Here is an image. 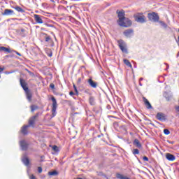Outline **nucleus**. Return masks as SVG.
Returning a JSON list of instances; mask_svg holds the SVG:
<instances>
[{
	"mask_svg": "<svg viewBox=\"0 0 179 179\" xmlns=\"http://www.w3.org/2000/svg\"><path fill=\"white\" fill-rule=\"evenodd\" d=\"M116 13L119 18L117 20L119 26H121V27H130L132 25V22L125 17V11L124 10H121L120 11L117 10Z\"/></svg>",
	"mask_w": 179,
	"mask_h": 179,
	"instance_id": "1",
	"label": "nucleus"
},
{
	"mask_svg": "<svg viewBox=\"0 0 179 179\" xmlns=\"http://www.w3.org/2000/svg\"><path fill=\"white\" fill-rule=\"evenodd\" d=\"M135 22L137 23H146V16L143 13H137L134 15Z\"/></svg>",
	"mask_w": 179,
	"mask_h": 179,
	"instance_id": "2",
	"label": "nucleus"
},
{
	"mask_svg": "<svg viewBox=\"0 0 179 179\" xmlns=\"http://www.w3.org/2000/svg\"><path fill=\"white\" fill-rule=\"evenodd\" d=\"M117 44H118L119 48L121 50L122 52H124V54H128V48L127 45V43H125L124 40L120 39L117 41Z\"/></svg>",
	"mask_w": 179,
	"mask_h": 179,
	"instance_id": "3",
	"label": "nucleus"
},
{
	"mask_svg": "<svg viewBox=\"0 0 179 179\" xmlns=\"http://www.w3.org/2000/svg\"><path fill=\"white\" fill-rule=\"evenodd\" d=\"M148 17L150 22H154L155 23L159 22V20L160 19V17H159V14H157V13H155V12L149 13L148 14Z\"/></svg>",
	"mask_w": 179,
	"mask_h": 179,
	"instance_id": "4",
	"label": "nucleus"
},
{
	"mask_svg": "<svg viewBox=\"0 0 179 179\" xmlns=\"http://www.w3.org/2000/svg\"><path fill=\"white\" fill-rule=\"evenodd\" d=\"M51 100L52 101L51 118H54V117L57 115V108L58 107V104L57 103V99H55V97L52 96Z\"/></svg>",
	"mask_w": 179,
	"mask_h": 179,
	"instance_id": "5",
	"label": "nucleus"
},
{
	"mask_svg": "<svg viewBox=\"0 0 179 179\" xmlns=\"http://www.w3.org/2000/svg\"><path fill=\"white\" fill-rule=\"evenodd\" d=\"M38 115H40V113H36L35 115L31 117L28 121V125L29 127H32V128H34V124H36V121H37V118H38Z\"/></svg>",
	"mask_w": 179,
	"mask_h": 179,
	"instance_id": "6",
	"label": "nucleus"
},
{
	"mask_svg": "<svg viewBox=\"0 0 179 179\" xmlns=\"http://www.w3.org/2000/svg\"><path fill=\"white\" fill-rule=\"evenodd\" d=\"M20 145L22 150L26 151L29 149V143L25 140H22L20 141Z\"/></svg>",
	"mask_w": 179,
	"mask_h": 179,
	"instance_id": "7",
	"label": "nucleus"
},
{
	"mask_svg": "<svg viewBox=\"0 0 179 179\" xmlns=\"http://www.w3.org/2000/svg\"><path fill=\"white\" fill-rule=\"evenodd\" d=\"M34 19L35 22H36L39 24H42V23H44V22L43 21V19H44V16L35 14L34 15Z\"/></svg>",
	"mask_w": 179,
	"mask_h": 179,
	"instance_id": "8",
	"label": "nucleus"
},
{
	"mask_svg": "<svg viewBox=\"0 0 179 179\" xmlns=\"http://www.w3.org/2000/svg\"><path fill=\"white\" fill-rule=\"evenodd\" d=\"M20 83L21 85V87H22L24 92H27L29 90V87H27V83L23 78H20Z\"/></svg>",
	"mask_w": 179,
	"mask_h": 179,
	"instance_id": "9",
	"label": "nucleus"
},
{
	"mask_svg": "<svg viewBox=\"0 0 179 179\" xmlns=\"http://www.w3.org/2000/svg\"><path fill=\"white\" fill-rule=\"evenodd\" d=\"M123 34H124V36H125V37L130 38V37H132V36H134V29H126L123 32Z\"/></svg>",
	"mask_w": 179,
	"mask_h": 179,
	"instance_id": "10",
	"label": "nucleus"
},
{
	"mask_svg": "<svg viewBox=\"0 0 179 179\" xmlns=\"http://www.w3.org/2000/svg\"><path fill=\"white\" fill-rule=\"evenodd\" d=\"M156 118L159 121H166V120H167V117L163 113H157Z\"/></svg>",
	"mask_w": 179,
	"mask_h": 179,
	"instance_id": "11",
	"label": "nucleus"
},
{
	"mask_svg": "<svg viewBox=\"0 0 179 179\" xmlns=\"http://www.w3.org/2000/svg\"><path fill=\"white\" fill-rule=\"evenodd\" d=\"M16 33L21 37H26V36H27V31L23 28L17 29Z\"/></svg>",
	"mask_w": 179,
	"mask_h": 179,
	"instance_id": "12",
	"label": "nucleus"
},
{
	"mask_svg": "<svg viewBox=\"0 0 179 179\" xmlns=\"http://www.w3.org/2000/svg\"><path fill=\"white\" fill-rule=\"evenodd\" d=\"M143 101L146 108H148V110H150V109L153 108V106H152V104H150V102H149V100H148V99H146V97H145V96L143 97Z\"/></svg>",
	"mask_w": 179,
	"mask_h": 179,
	"instance_id": "13",
	"label": "nucleus"
},
{
	"mask_svg": "<svg viewBox=\"0 0 179 179\" xmlns=\"http://www.w3.org/2000/svg\"><path fill=\"white\" fill-rule=\"evenodd\" d=\"M30 128V126L29 124L24 125L21 127L20 132L22 134V135H27L29 134V131L27 129Z\"/></svg>",
	"mask_w": 179,
	"mask_h": 179,
	"instance_id": "14",
	"label": "nucleus"
},
{
	"mask_svg": "<svg viewBox=\"0 0 179 179\" xmlns=\"http://www.w3.org/2000/svg\"><path fill=\"white\" fill-rule=\"evenodd\" d=\"M87 83L90 85L91 87H93V89H96V87H97V82L93 80L92 78H90L87 80Z\"/></svg>",
	"mask_w": 179,
	"mask_h": 179,
	"instance_id": "15",
	"label": "nucleus"
},
{
	"mask_svg": "<svg viewBox=\"0 0 179 179\" xmlns=\"http://www.w3.org/2000/svg\"><path fill=\"white\" fill-rule=\"evenodd\" d=\"M12 15H15V11L10 9H5L3 13V16H11Z\"/></svg>",
	"mask_w": 179,
	"mask_h": 179,
	"instance_id": "16",
	"label": "nucleus"
},
{
	"mask_svg": "<svg viewBox=\"0 0 179 179\" xmlns=\"http://www.w3.org/2000/svg\"><path fill=\"white\" fill-rule=\"evenodd\" d=\"M166 159H167V160H169V162H174V160H176V156H174V155L173 154L166 153Z\"/></svg>",
	"mask_w": 179,
	"mask_h": 179,
	"instance_id": "17",
	"label": "nucleus"
},
{
	"mask_svg": "<svg viewBox=\"0 0 179 179\" xmlns=\"http://www.w3.org/2000/svg\"><path fill=\"white\" fill-rule=\"evenodd\" d=\"M42 36L44 37L45 41H46V43H52V39L51 38V36H50L47 34L42 33Z\"/></svg>",
	"mask_w": 179,
	"mask_h": 179,
	"instance_id": "18",
	"label": "nucleus"
},
{
	"mask_svg": "<svg viewBox=\"0 0 179 179\" xmlns=\"http://www.w3.org/2000/svg\"><path fill=\"white\" fill-rule=\"evenodd\" d=\"M163 96L164 98H166V101H171V99H173V95L168 92H164Z\"/></svg>",
	"mask_w": 179,
	"mask_h": 179,
	"instance_id": "19",
	"label": "nucleus"
},
{
	"mask_svg": "<svg viewBox=\"0 0 179 179\" xmlns=\"http://www.w3.org/2000/svg\"><path fill=\"white\" fill-rule=\"evenodd\" d=\"M22 163L25 165V166H29V164H30V159H28L27 156L24 155L22 159Z\"/></svg>",
	"mask_w": 179,
	"mask_h": 179,
	"instance_id": "20",
	"label": "nucleus"
},
{
	"mask_svg": "<svg viewBox=\"0 0 179 179\" xmlns=\"http://www.w3.org/2000/svg\"><path fill=\"white\" fill-rule=\"evenodd\" d=\"M133 145H134V146H136V148H138V149H141L142 148V144L137 138L134 141Z\"/></svg>",
	"mask_w": 179,
	"mask_h": 179,
	"instance_id": "21",
	"label": "nucleus"
},
{
	"mask_svg": "<svg viewBox=\"0 0 179 179\" xmlns=\"http://www.w3.org/2000/svg\"><path fill=\"white\" fill-rule=\"evenodd\" d=\"M25 93L27 94V100H29V101H31V97H33V94H31V92H30V90L25 91Z\"/></svg>",
	"mask_w": 179,
	"mask_h": 179,
	"instance_id": "22",
	"label": "nucleus"
},
{
	"mask_svg": "<svg viewBox=\"0 0 179 179\" xmlns=\"http://www.w3.org/2000/svg\"><path fill=\"white\" fill-rule=\"evenodd\" d=\"M0 51H3L4 52H8V54H10V52H12L10 49H9L5 46H0Z\"/></svg>",
	"mask_w": 179,
	"mask_h": 179,
	"instance_id": "23",
	"label": "nucleus"
},
{
	"mask_svg": "<svg viewBox=\"0 0 179 179\" xmlns=\"http://www.w3.org/2000/svg\"><path fill=\"white\" fill-rule=\"evenodd\" d=\"M89 102L91 106H94L96 104V99H94V96H90L89 98Z\"/></svg>",
	"mask_w": 179,
	"mask_h": 179,
	"instance_id": "24",
	"label": "nucleus"
},
{
	"mask_svg": "<svg viewBox=\"0 0 179 179\" xmlns=\"http://www.w3.org/2000/svg\"><path fill=\"white\" fill-rule=\"evenodd\" d=\"M13 8H14V9H15V10H17V12H20L21 13H24V10H23V8H22L20 6H16Z\"/></svg>",
	"mask_w": 179,
	"mask_h": 179,
	"instance_id": "25",
	"label": "nucleus"
},
{
	"mask_svg": "<svg viewBox=\"0 0 179 179\" xmlns=\"http://www.w3.org/2000/svg\"><path fill=\"white\" fill-rule=\"evenodd\" d=\"M124 63L125 64V65H127V66H129V68H132V64H131L129 60H128L127 59H124Z\"/></svg>",
	"mask_w": 179,
	"mask_h": 179,
	"instance_id": "26",
	"label": "nucleus"
},
{
	"mask_svg": "<svg viewBox=\"0 0 179 179\" xmlns=\"http://www.w3.org/2000/svg\"><path fill=\"white\" fill-rule=\"evenodd\" d=\"M30 108H31V113H34V111H36V110H38V106H37L36 105H31Z\"/></svg>",
	"mask_w": 179,
	"mask_h": 179,
	"instance_id": "27",
	"label": "nucleus"
},
{
	"mask_svg": "<svg viewBox=\"0 0 179 179\" xmlns=\"http://www.w3.org/2000/svg\"><path fill=\"white\" fill-rule=\"evenodd\" d=\"M158 22L162 26V27H163L164 29H167V24H166V22L163 21H158Z\"/></svg>",
	"mask_w": 179,
	"mask_h": 179,
	"instance_id": "28",
	"label": "nucleus"
},
{
	"mask_svg": "<svg viewBox=\"0 0 179 179\" xmlns=\"http://www.w3.org/2000/svg\"><path fill=\"white\" fill-rule=\"evenodd\" d=\"M46 54L48 57H52V50L51 49H46Z\"/></svg>",
	"mask_w": 179,
	"mask_h": 179,
	"instance_id": "29",
	"label": "nucleus"
},
{
	"mask_svg": "<svg viewBox=\"0 0 179 179\" xmlns=\"http://www.w3.org/2000/svg\"><path fill=\"white\" fill-rule=\"evenodd\" d=\"M48 176H58V171H49Z\"/></svg>",
	"mask_w": 179,
	"mask_h": 179,
	"instance_id": "30",
	"label": "nucleus"
},
{
	"mask_svg": "<svg viewBox=\"0 0 179 179\" xmlns=\"http://www.w3.org/2000/svg\"><path fill=\"white\" fill-rule=\"evenodd\" d=\"M133 155H139V150L138 148H135L133 150Z\"/></svg>",
	"mask_w": 179,
	"mask_h": 179,
	"instance_id": "31",
	"label": "nucleus"
},
{
	"mask_svg": "<svg viewBox=\"0 0 179 179\" xmlns=\"http://www.w3.org/2000/svg\"><path fill=\"white\" fill-rule=\"evenodd\" d=\"M164 134L165 135H170V130H169L168 129H164Z\"/></svg>",
	"mask_w": 179,
	"mask_h": 179,
	"instance_id": "32",
	"label": "nucleus"
},
{
	"mask_svg": "<svg viewBox=\"0 0 179 179\" xmlns=\"http://www.w3.org/2000/svg\"><path fill=\"white\" fill-rule=\"evenodd\" d=\"M52 150H54V152H58V146H57V145H53L52 147Z\"/></svg>",
	"mask_w": 179,
	"mask_h": 179,
	"instance_id": "33",
	"label": "nucleus"
},
{
	"mask_svg": "<svg viewBox=\"0 0 179 179\" xmlns=\"http://www.w3.org/2000/svg\"><path fill=\"white\" fill-rule=\"evenodd\" d=\"M174 108L176 114H179V106H175Z\"/></svg>",
	"mask_w": 179,
	"mask_h": 179,
	"instance_id": "34",
	"label": "nucleus"
},
{
	"mask_svg": "<svg viewBox=\"0 0 179 179\" xmlns=\"http://www.w3.org/2000/svg\"><path fill=\"white\" fill-rule=\"evenodd\" d=\"M27 71L29 75H30V76H32V78L34 77V73H33L29 70H27Z\"/></svg>",
	"mask_w": 179,
	"mask_h": 179,
	"instance_id": "35",
	"label": "nucleus"
},
{
	"mask_svg": "<svg viewBox=\"0 0 179 179\" xmlns=\"http://www.w3.org/2000/svg\"><path fill=\"white\" fill-rule=\"evenodd\" d=\"M38 172L39 173H43V168H41V166H38Z\"/></svg>",
	"mask_w": 179,
	"mask_h": 179,
	"instance_id": "36",
	"label": "nucleus"
},
{
	"mask_svg": "<svg viewBox=\"0 0 179 179\" xmlns=\"http://www.w3.org/2000/svg\"><path fill=\"white\" fill-rule=\"evenodd\" d=\"M143 160L144 162H149V158H148V157H146V156H144V157H143Z\"/></svg>",
	"mask_w": 179,
	"mask_h": 179,
	"instance_id": "37",
	"label": "nucleus"
},
{
	"mask_svg": "<svg viewBox=\"0 0 179 179\" xmlns=\"http://www.w3.org/2000/svg\"><path fill=\"white\" fill-rule=\"evenodd\" d=\"M50 87L52 88V90L55 89V85L54 83H50Z\"/></svg>",
	"mask_w": 179,
	"mask_h": 179,
	"instance_id": "38",
	"label": "nucleus"
},
{
	"mask_svg": "<svg viewBox=\"0 0 179 179\" xmlns=\"http://www.w3.org/2000/svg\"><path fill=\"white\" fill-rule=\"evenodd\" d=\"M73 87L75 92H76V90H78V88L76 87V85H75V84H73Z\"/></svg>",
	"mask_w": 179,
	"mask_h": 179,
	"instance_id": "39",
	"label": "nucleus"
},
{
	"mask_svg": "<svg viewBox=\"0 0 179 179\" xmlns=\"http://www.w3.org/2000/svg\"><path fill=\"white\" fill-rule=\"evenodd\" d=\"M15 52L17 54V55H19V57H22V54H20L19 52L15 51Z\"/></svg>",
	"mask_w": 179,
	"mask_h": 179,
	"instance_id": "40",
	"label": "nucleus"
},
{
	"mask_svg": "<svg viewBox=\"0 0 179 179\" xmlns=\"http://www.w3.org/2000/svg\"><path fill=\"white\" fill-rule=\"evenodd\" d=\"M70 96H75V93L72 91L69 92Z\"/></svg>",
	"mask_w": 179,
	"mask_h": 179,
	"instance_id": "41",
	"label": "nucleus"
},
{
	"mask_svg": "<svg viewBox=\"0 0 179 179\" xmlns=\"http://www.w3.org/2000/svg\"><path fill=\"white\" fill-rule=\"evenodd\" d=\"M5 69V68H1V67H0V73H1V72H3V70Z\"/></svg>",
	"mask_w": 179,
	"mask_h": 179,
	"instance_id": "42",
	"label": "nucleus"
},
{
	"mask_svg": "<svg viewBox=\"0 0 179 179\" xmlns=\"http://www.w3.org/2000/svg\"><path fill=\"white\" fill-rule=\"evenodd\" d=\"M76 92V96H78L79 94V92L78 91V90Z\"/></svg>",
	"mask_w": 179,
	"mask_h": 179,
	"instance_id": "43",
	"label": "nucleus"
},
{
	"mask_svg": "<svg viewBox=\"0 0 179 179\" xmlns=\"http://www.w3.org/2000/svg\"><path fill=\"white\" fill-rule=\"evenodd\" d=\"M46 26H48V27H52V25H50L49 24H46Z\"/></svg>",
	"mask_w": 179,
	"mask_h": 179,
	"instance_id": "44",
	"label": "nucleus"
},
{
	"mask_svg": "<svg viewBox=\"0 0 179 179\" xmlns=\"http://www.w3.org/2000/svg\"><path fill=\"white\" fill-rule=\"evenodd\" d=\"M143 80V78H139V82L142 81Z\"/></svg>",
	"mask_w": 179,
	"mask_h": 179,
	"instance_id": "45",
	"label": "nucleus"
},
{
	"mask_svg": "<svg viewBox=\"0 0 179 179\" xmlns=\"http://www.w3.org/2000/svg\"><path fill=\"white\" fill-rule=\"evenodd\" d=\"M63 2H64V3H66V4L68 3V1H66L65 0H64Z\"/></svg>",
	"mask_w": 179,
	"mask_h": 179,
	"instance_id": "46",
	"label": "nucleus"
},
{
	"mask_svg": "<svg viewBox=\"0 0 179 179\" xmlns=\"http://www.w3.org/2000/svg\"><path fill=\"white\" fill-rule=\"evenodd\" d=\"M169 143H171V145H173L174 143V141H169Z\"/></svg>",
	"mask_w": 179,
	"mask_h": 179,
	"instance_id": "47",
	"label": "nucleus"
},
{
	"mask_svg": "<svg viewBox=\"0 0 179 179\" xmlns=\"http://www.w3.org/2000/svg\"><path fill=\"white\" fill-rule=\"evenodd\" d=\"M52 2V3H55V1H54V0H50Z\"/></svg>",
	"mask_w": 179,
	"mask_h": 179,
	"instance_id": "48",
	"label": "nucleus"
},
{
	"mask_svg": "<svg viewBox=\"0 0 179 179\" xmlns=\"http://www.w3.org/2000/svg\"><path fill=\"white\" fill-rule=\"evenodd\" d=\"M81 79L80 78H78V82H80Z\"/></svg>",
	"mask_w": 179,
	"mask_h": 179,
	"instance_id": "49",
	"label": "nucleus"
},
{
	"mask_svg": "<svg viewBox=\"0 0 179 179\" xmlns=\"http://www.w3.org/2000/svg\"><path fill=\"white\" fill-rule=\"evenodd\" d=\"M139 85H140V86H142V83H140Z\"/></svg>",
	"mask_w": 179,
	"mask_h": 179,
	"instance_id": "50",
	"label": "nucleus"
},
{
	"mask_svg": "<svg viewBox=\"0 0 179 179\" xmlns=\"http://www.w3.org/2000/svg\"><path fill=\"white\" fill-rule=\"evenodd\" d=\"M6 57L7 58H9V56H8V55H7V56H6Z\"/></svg>",
	"mask_w": 179,
	"mask_h": 179,
	"instance_id": "51",
	"label": "nucleus"
},
{
	"mask_svg": "<svg viewBox=\"0 0 179 179\" xmlns=\"http://www.w3.org/2000/svg\"><path fill=\"white\" fill-rule=\"evenodd\" d=\"M57 1V2H59V0H56Z\"/></svg>",
	"mask_w": 179,
	"mask_h": 179,
	"instance_id": "52",
	"label": "nucleus"
},
{
	"mask_svg": "<svg viewBox=\"0 0 179 179\" xmlns=\"http://www.w3.org/2000/svg\"><path fill=\"white\" fill-rule=\"evenodd\" d=\"M148 121H150V122H152V121H150V120H148Z\"/></svg>",
	"mask_w": 179,
	"mask_h": 179,
	"instance_id": "53",
	"label": "nucleus"
},
{
	"mask_svg": "<svg viewBox=\"0 0 179 179\" xmlns=\"http://www.w3.org/2000/svg\"><path fill=\"white\" fill-rule=\"evenodd\" d=\"M82 68H85V66H83Z\"/></svg>",
	"mask_w": 179,
	"mask_h": 179,
	"instance_id": "54",
	"label": "nucleus"
},
{
	"mask_svg": "<svg viewBox=\"0 0 179 179\" xmlns=\"http://www.w3.org/2000/svg\"><path fill=\"white\" fill-rule=\"evenodd\" d=\"M0 78H1V76H0Z\"/></svg>",
	"mask_w": 179,
	"mask_h": 179,
	"instance_id": "55",
	"label": "nucleus"
}]
</instances>
